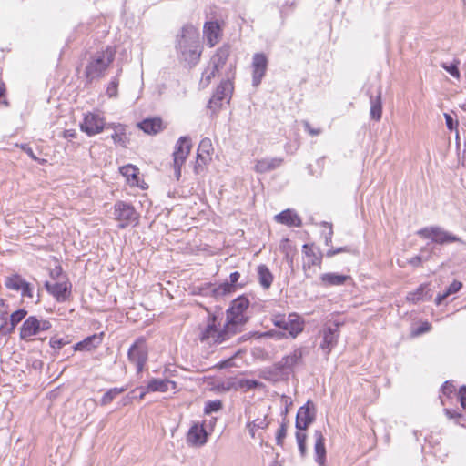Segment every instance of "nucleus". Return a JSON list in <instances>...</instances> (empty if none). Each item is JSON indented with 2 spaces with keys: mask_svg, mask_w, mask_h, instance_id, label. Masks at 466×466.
Here are the masks:
<instances>
[{
  "mask_svg": "<svg viewBox=\"0 0 466 466\" xmlns=\"http://www.w3.org/2000/svg\"><path fill=\"white\" fill-rule=\"evenodd\" d=\"M198 38L199 33L196 26L186 25L182 27L176 48L185 61L192 64L198 62L202 54Z\"/></svg>",
  "mask_w": 466,
  "mask_h": 466,
  "instance_id": "f257e3e1",
  "label": "nucleus"
},
{
  "mask_svg": "<svg viewBox=\"0 0 466 466\" xmlns=\"http://www.w3.org/2000/svg\"><path fill=\"white\" fill-rule=\"evenodd\" d=\"M116 50L110 46L89 56L85 66L84 76L88 83L103 77L114 62Z\"/></svg>",
  "mask_w": 466,
  "mask_h": 466,
  "instance_id": "f03ea898",
  "label": "nucleus"
},
{
  "mask_svg": "<svg viewBox=\"0 0 466 466\" xmlns=\"http://www.w3.org/2000/svg\"><path fill=\"white\" fill-rule=\"evenodd\" d=\"M237 332L225 322L224 326L220 328V323L218 321V318L215 314H209L206 328L201 331L199 339L201 342H205L208 345L221 344L234 335Z\"/></svg>",
  "mask_w": 466,
  "mask_h": 466,
  "instance_id": "7ed1b4c3",
  "label": "nucleus"
},
{
  "mask_svg": "<svg viewBox=\"0 0 466 466\" xmlns=\"http://www.w3.org/2000/svg\"><path fill=\"white\" fill-rule=\"evenodd\" d=\"M248 307V299L242 295L235 299L231 302L230 307L227 309L226 323L228 324L237 333L241 331V328L248 321L246 311Z\"/></svg>",
  "mask_w": 466,
  "mask_h": 466,
  "instance_id": "20e7f679",
  "label": "nucleus"
},
{
  "mask_svg": "<svg viewBox=\"0 0 466 466\" xmlns=\"http://www.w3.org/2000/svg\"><path fill=\"white\" fill-rule=\"evenodd\" d=\"M113 218L121 229L135 227L139 223L140 214L129 202L117 200L113 206Z\"/></svg>",
  "mask_w": 466,
  "mask_h": 466,
  "instance_id": "39448f33",
  "label": "nucleus"
},
{
  "mask_svg": "<svg viewBox=\"0 0 466 466\" xmlns=\"http://www.w3.org/2000/svg\"><path fill=\"white\" fill-rule=\"evenodd\" d=\"M149 358V349L147 340L140 336L135 339L127 350V360L135 366L137 375L141 374L146 369Z\"/></svg>",
  "mask_w": 466,
  "mask_h": 466,
  "instance_id": "423d86ee",
  "label": "nucleus"
},
{
  "mask_svg": "<svg viewBox=\"0 0 466 466\" xmlns=\"http://www.w3.org/2000/svg\"><path fill=\"white\" fill-rule=\"evenodd\" d=\"M271 321L275 327L288 332L289 336L292 339L297 338L305 327L304 319L296 312L286 314L273 315Z\"/></svg>",
  "mask_w": 466,
  "mask_h": 466,
  "instance_id": "0eeeda50",
  "label": "nucleus"
},
{
  "mask_svg": "<svg viewBox=\"0 0 466 466\" xmlns=\"http://www.w3.org/2000/svg\"><path fill=\"white\" fill-rule=\"evenodd\" d=\"M52 324L47 319H39L36 316L28 317L22 324L19 330L21 340L32 342L36 339V336L42 331H47Z\"/></svg>",
  "mask_w": 466,
  "mask_h": 466,
  "instance_id": "6e6552de",
  "label": "nucleus"
},
{
  "mask_svg": "<svg viewBox=\"0 0 466 466\" xmlns=\"http://www.w3.org/2000/svg\"><path fill=\"white\" fill-rule=\"evenodd\" d=\"M229 54L230 48L228 45H224L216 51L210 59V66L203 73L202 82H205L206 85L210 84L211 80L218 75L220 69L226 65Z\"/></svg>",
  "mask_w": 466,
  "mask_h": 466,
  "instance_id": "1a4fd4ad",
  "label": "nucleus"
},
{
  "mask_svg": "<svg viewBox=\"0 0 466 466\" xmlns=\"http://www.w3.org/2000/svg\"><path fill=\"white\" fill-rule=\"evenodd\" d=\"M46 291L59 303L69 301L72 299V283L68 277H63L58 281H46Z\"/></svg>",
  "mask_w": 466,
  "mask_h": 466,
  "instance_id": "9d476101",
  "label": "nucleus"
},
{
  "mask_svg": "<svg viewBox=\"0 0 466 466\" xmlns=\"http://www.w3.org/2000/svg\"><path fill=\"white\" fill-rule=\"evenodd\" d=\"M417 234L423 238L431 239L432 242L440 245L461 242L460 238L437 226L420 228L418 230Z\"/></svg>",
  "mask_w": 466,
  "mask_h": 466,
  "instance_id": "9b49d317",
  "label": "nucleus"
},
{
  "mask_svg": "<svg viewBox=\"0 0 466 466\" xmlns=\"http://www.w3.org/2000/svg\"><path fill=\"white\" fill-rule=\"evenodd\" d=\"M231 77L232 79L221 81L211 96L208 102V107L213 111H217L220 108L222 101L225 99L228 101L231 98L234 91L233 79L235 77V67L232 68Z\"/></svg>",
  "mask_w": 466,
  "mask_h": 466,
  "instance_id": "f8f14e48",
  "label": "nucleus"
},
{
  "mask_svg": "<svg viewBox=\"0 0 466 466\" xmlns=\"http://www.w3.org/2000/svg\"><path fill=\"white\" fill-rule=\"evenodd\" d=\"M106 126L105 117L95 112L85 114L79 125L80 130L89 137L102 133Z\"/></svg>",
  "mask_w": 466,
  "mask_h": 466,
  "instance_id": "ddd939ff",
  "label": "nucleus"
},
{
  "mask_svg": "<svg viewBox=\"0 0 466 466\" xmlns=\"http://www.w3.org/2000/svg\"><path fill=\"white\" fill-rule=\"evenodd\" d=\"M248 421L246 425L251 438H255L259 430L268 428L269 421L268 414L265 413L258 406H251L248 409Z\"/></svg>",
  "mask_w": 466,
  "mask_h": 466,
  "instance_id": "4468645a",
  "label": "nucleus"
},
{
  "mask_svg": "<svg viewBox=\"0 0 466 466\" xmlns=\"http://www.w3.org/2000/svg\"><path fill=\"white\" fill-rule=\"evenodd\" d=\"M191 140L187 137H179L175 145L173 152V165L177 177H180L181 167L185 164L191 151Z\"/></svg>",
  "mask_w": 466,
  "mask_h": 466,
  "instance_id": "2eb2a0df",
  "label": "nucleus"
},
{
  "mask_svg": "<svg viewBox=\"0 0 466 466\" xmlns=\"http://www.w3.org/2000/svg\"><path fill=\"white\" fill-rule=\"evenodd\" d=\"M119 173L124 177L127 185L130 187H137L141 190L148 188L147 183L137 166L133 164L124 165L119 167Z\"/></svg>",
  "mask_w": 466,
  "mask_h": 466,
  "instance_id": "dca6fc26",
  "label": "nucleus"
},
{
  "mask_svg": "<svg viewBox=\"0 0 466 466\" xmlns=\"http://www.w3.org/2000/svg\"><path fill=\"white\" fill-rule=\"evenodd\" d=\"M316 404L309 400L303 406L299 407L297 415L295 427L297 430H308L316 419Z\"/></svg>",
  "mask_w": 466,
  "mask_h": 466,
  "instance_id": "f3484780",
  "label": "nucleus"
},
{
  "mask_svg": "<svg viewBox=\"0 0 466 466\" xmlns=\"http://www.w3.org/2000/svg\"><path fill=\"white\" fill-rule=\"evenodd\" d=\"M5 286L9 290L20 292L23 298L33 299L34 297L32 284L17 273L7 276L5 279Z\"/></svg>",
  "mask_w": 466,
  "mask_h": 466,
  "instance_id": "a211bd4d",
  "label": "nucleus"
},
{
  "mask_svg": "<svg viewBox=\"0 0 466 466\" xmlns=\"http://www.w3.org/2000/svg\"><path fill=\"white\" fill-rule=\"evenodd\" d=\"M107 130H112L110 138L116 147L127 148L130 144V135L127 125L122 123H108L106 126Z\"/></svg>",
  "mask_w": 466,
  "mask_h": 466,
  "instance_id": "6ab92c4d",
  "label": "nucleus"
},
{
  "mask_svg": "<svg viewBox=\"0 0 466 466\" xmlns=\"http://www.w3.org/2000/svg\"><path fill=\"white\" fill-rule=\"evenodd\" d=\"M303 253V270L306 274L311 270L313 267L320 268L322 264V253L314 244H304L302 247Z\"/></svg>",
  "mask_w": 466,
  "mask_h": 466,
  "instance_id": "aec40b11",
  "label": "nucleus"
},
{
  "mask_svg": "<svg viewBox=\"0 0 466 466\" xmlns=\"http://www.w3.org/2000/svg\"><path fill=\"white\" fill-rule=\"evenodd\" d=\"M223 21H207L203 25V35L209 47H214L223 36Z\"/></svg>",
  "mask_w": 466,
  "mask_h": 466,
  "instance_id": "412c9836",
  "label": "nucleus"
},
{
  "mask_svg": "<svg viewBox=\"0 0 466 466\" xmlns=\"http://www.w3.org/2000/svg\"><path fill=\"white\" fill-rule=\"evenodd\" d=\"M319 334L322 339L319 347L326 355H329L338 343V339L339 336V324H334L333 326H325L320 330Z\"/></svg>",
  "mask_w": 466,
  "mask_h": 466,
  "instance_id": "4be33fe9",
  "label": "nucleus"
},
{
  "mask_svg": "<svg viewBox=\"0 0 466 466\" xmlns=\"http://www.w3.org/2000/svg\"><path fill=\"white\" fill-rule=\"evenodd\" d=\"M214 154V147L212 141L208 137H204L198 144L197 152V160L195 166V171L198 173L199 168L203 166L208 165L212 160Z\"/></svg>",
  "mask_w": 466,
  "mask_h": 466,
  "instance_id": "5701e85b",
  "label": "nucleus"
},
{
  "mask_svg": "<svg viewBox=\"0 0 466 466\" xmlns=\"http://www.w3.org/2000/svg\"><path fill=\"white\" fill-rule=\"evenodd\" d=\"M167 127V123L161 116L147 117L137 123V127L144 133L155 136L164 131Z\"/></svg>",
  "mask_w": 466,
  "mask_h": 466,
  "instance_id": "b1692460",
  "label": "nucleus"
},
{
  "mask_svg": "<svg viewBox=\"0 0 466 466\" xmlns=\"http://www.w3.org/2000/svg\"><path fill=\"white\" fill-rule=\"evenodd\" d=\"M187 441L196 447L202 446L208 441V432L202 423L196 422L189 428Z\"/></svg>",
  "mask_w": 466,
  "mask_h": 466,
  "instance_id": "393cba45",
  "label": "nucleus"
},
{
  "mask_svg": "<svg viewBox=\"0 0 466 466\" xmlns=\"http://www.w3.org/2000/svg\"><path fill=\"white\" fill-rule=\"evenodd\" d=\"M268 59L264 54H255L252 61L253 85L258 86L266 74Z\"/></svg>",
  "mask_w": 466,
  "mask_h": 466,
  "instance_id": "a878e982",
  "label": "nucleus"
},
{
  "mask_svg": "<svg viewBox=\"0 0 466 466\" xmlns=\"http://www.w3.org/2000/svg\"><path fill=\"white\" fill-rule=\"evenodd\" d=\"M302 359L303 350L301 348H297L276 363V368L281 371L291 370L294 367L301 363Z\"/></svg>",
  "mask_w": 466,
  "mask_h": 466,
  "instance_id": "bb28decb",
  "label": "nucleus"
},
{
  "mask_svg": "<svg viewBox=\"0 0 466 466\" xmlns=\"http://www.w3.org/2000/svg\"><path fill=\"white\" fill-rule=\"evenodd\" d=\"M277 223L288 226L299 228L302 226V219L297 212L292 209L287 208L274 217Z\"/></svg>",
  "mask_w": 466,
  "mask_h": 466,
  "instance_id": "cd10ccee",
  "label": "nucleus"
},
{
  "mask_svg": "<svg viewBox=\"0 0 466 466\" xmlns=\"http://www.w3.org/2000/svg\"><path fill=\"white\" fill-rule=\"evenodd\" d=\"M176 389L177 382L167 379H152L147 385V392H167Z\"/></svg>",
  "mask_w": 466,
  "mask_h": 466,
  "instance_id": "c85d7f7f",
  "label": "nucleus"
},
{
  "mask_svg": "<svg viewBox=\"0 0 466 466\" xmlns=\"http://www.w3.org/2000/svg\"><path fill=\"white\" fill-rule=\"evenodd\" d=\"M319 279L322 286L332 287L344 285L348 280H351V277L338 273H324L320 276Z\"/></svg>",
  "mask_w": 466,
  "mask_h": 466,
  "instance_id": "c756f323",
  "label": "nucleus"
},
{
  "mask_svg": "<svg viewBox=\"0 0 466 466\" xmlns=\"http://www.w3.org/2000/svg\"><path fill=\"white\" fill-rule=\"evenodd\" d=\"M102 342L101 336L94 334L86 337L74 346L75 351H90L98 347Z\"/></svg>",
  "mask_w": 466,
  "mask_h": 466,
  "instance_id": "7c9ffc66",
  "label": "nucleus"
},
{
  "mask_svg": "<svg viewBox=\"0 0 466 466\" xmlns=\"http://www.w3.org/2000/svg\"><path fill=\"white\" fill-rule=\"evenodd\" d=\"M315 436V455L316 461L319 465H323L326 460L325 438L320 431H316Z\"/></svg>",
  "mask_w": 466,
  "mask_h": 466,
  "instance_id": "2f4dec72",
  "label": "nucleus"
},
{
  "mask_svg": "<svg viewBox=\"0 0 466 466\" xmlns=\"http://www.w3.org/2000/svg\"><path fill=\"white\" fill-rule=\"evenodd\" d=\"M281 158H263L257 160L254 169L258 173H266L279 167L282 163Z\"/></svg>",
  "mask_w": 466,
  "mask_h": 466,
  "instance_id": "473e14b6",
  "label": "nucleus"
},
{
  "mask_svg": "<svg viewBox=\"0 0 466 466\" xmlns=\"http://www.w3.org/2000/svg\"><path fill=\"white\" fill-rule=\"evenodd\" d=\"M257 272L259 284L264 289H268L272 285L274 279L273 274L269 268L266 265L261 264L258 266Z\"/></svg>",
  "mask_w": 466,
  "mask_h": 466,
  "instance_id": "72a5a7b5",
  "label": "nucleus"
},
{
  "mask_svg": "<svg viewBox=\"0 0 466 466\" xmlns=\"http://www.w3.org/2000/svg\"><path fill=\"white\" fill-rule=\"evenodd\" d=\"M279 250L281 253H283L287 259H293V257L296 254V247L293 245L292 241L288 238H284L279 242Z\"/></svg>",
  "mask_w": 466,
  "mask_h": 466,
  "instance_id": "f704fd0d",
  "label": "nucleus"
},
{
  "mask_svg": "<svg viewBox=\"0 0 466 466\" xmlns=\"http://www.w3.org/2000/svg\"><path fill=\"white\" fill-rule=\"evenodd\" d=\"M461 288H462V283L461 281L454 280L442 294H439L436 297V299H435L436 304L441 305V302L446 298H448L450 295L457 293Z\"/></svg>",
  "mask_w": 466,
  "mask_h": 466,
  "instance_id": "c9c22d12",
  "label": "nucleus"
},
{
  "mask_svg": "<svg viewBox=\"0 0 466 466\" xmlns=\"http://www.w3.org/2000/svg\"><path fill=\"white\" fill-rule=\"evenodd\" d=\"M236 291L237 289L233 287V284L223 282L213 289V295L215 297H224Z\"/></svg>",
  "mask_w": 466,
  "mask_h": 466,
  "instance_id": "e433bc0d",
  "label": "nucleus"
},
{
  "mask_svg": "<svg viewBox=\"0 0 466 466\" xmlns=\"http://www.w3.org/2000/svg\"><path fill=\"white\" fill-rule=\"evenodd\" d=\"M459 65L460 61L458 59H454L451 63L442 62L440 66L451 76L459 80L461 78V74L458 67Z\"/></svg>",
  "mask_w": 466,
  "mask_h": 466,
  "instance_id": "4c0bfd02",
  "label": "nucleus"
},
{
  "mask_svg": "<svg viewBox=\"0 0 466 466\" xmlns=\"http://www.w3.org/2000/svg\"><path fill=\"white\" fill-rule=\"evenodd\" d=\"M307 430H297L295 437L298 442L299 450L301 455H305L307 451Z\"/></svg>",
  "mask_w": 466,
  "mask_h": 466,
  "instance_id": "58836bf2",
  "label": "nucleus"
},
{
  "mask_svg": "<svg viewBox=\"0 0 466 466\" xmlns=\"http://www.w3.org/2000/svg\"><path fill=\"white\" fill-rule=\"evenodd\" d=\"M54 260L56 262L55 267L53 268L49 269V276L52 279V281H58L59 279H62L63 277H67L64 271L61 264L58 262V260L54 258Z\"/></svg>",
  "mask_w": 466,
  "mask_h": 466,
  "instance_id": "ea45409f",
  "label": "nucleus"
},
{
  "mask_svg": "<svg viewBox=\"0 0 466 466\" xmlns=\"http://www.w3.org/2000/svg\"><path fill=\"white\" fill-rule=\"evenodd\" d=\"M125 389H118L114 388L110 389L108 391H106L103 397L101 398V405H107L112 402V400L121 392H123Z\"/></svg>",
  "mask_w": 466,
  "mask_h": 466,
  "instance_id": "a19ab883",
  "label": "nucleus"
},
{
  "mask_svg": "<svg viewBox=\"0 0 466 466\" xmlns=\"http://www.w3.org/2000/svg\"><path fill=\"white\" fill-rule=\"evenodd\" d=\"M287 432H288V421L284 420L281 422V424L277 431V435H276L277 445L281 446V447L283 446L284 440L287 436Z\"/></svg>",
  "mask_w": 466,
  "mask_h": 466,
  "instance_id": "79ce46f5",
  "label": "nucleus"
},
{
  "mask_svg": "<svg viewBox=\"0 0 466 466\" xmlns=\"http://www.w3.org/2000/svg\"><path fill=\"white\" fill-rule=\"evenodd\" d=\"M26 315L27 311L24 309L14 311L10 316V324L12 329H15L16 325L25 318Z\"/></svg>",
  "mask_w": 466,
  "mask_h": 466,
  "instance_id": "37998d69",
  "label": "nucleus"
},
{
  "mask_svg": "<svg viewBox=\"0 0 466 466\" xmlns=\"http://www.w3.org/2000/svg\"><path fill=\"white\" fill-rule=\"evenodd\" d=\"M223 407L222 401L220 400H209L205 404L204 413L207 415L211 414L212 412H217L220 410Z\"/></svg>",
  "mask_w": 466,
  "mask_h": 466,
  "instance_id": "c03bdc74",
  "label": "nucleus"
},
{
  "mask_svg": "<svg viewBox=\"0 0 466 466\" xmlns=\"http://www.w3.org/2000/svg\"><path fill=\"white\" fill-rule=\"evenodd\" d=\"M261 386V383L254 380H240L235 389H241L244 390H250Z\"/></svg>",
  "mask_w": 466,
  "mask_h": 466,
  "instance_id": "a18cd8bd",
  "label": "nucleus"
},
{
  "mask_svg": "<svg viewBox=\"0 0 466 466\" xmlns=\"http://www.w3.org/2000/svg\"><path fill=\"white\" fill-rule=\"evenodd\" d=\"M444 118H445L447 128L451 131L454 130V129L456 130V140L458 141L459 140V133L457 130L458 121L454 120L452 118V116L448 113H444Z\"/></svg>",
  "mask_w": 466,
  "mask_h": 466,
  "instance_id": "49530a36",
  "label": "nucleus"
},
{
  "mask_svg": "<svg viewBox=\"0 0 466 466\" xmlns=\"http://www.w3.org/2000/svg\"><path fill=\"white\" fill-rule=\"evenodd\" d=\"M18 147V145H16ZM19 147L24 151L33 160L38 162L39 164H46V160L44 159V158H39L37 157L35 153L33 152L32 148L26 145V144H22L19 146Z\"/></svg>",
  "mask_w": 466,
  "mask_h": 466,
  "instance_id": "de8ad7c7",
  "label": "nucleus"
},
{
  "mask_svg": "<svg viewBox=\"0 0 466 466\" xmlns=\"http://www.w3.org/2000/svg\"><path fill=\"white\" fill-rule=\"evenodd\" d=\"M67 343L68 341H66L63 338H58L56 336L52 337L49 340L50 347L55 350H61Z\"/></svg>",
  "mask_w": 466,
  "mask_h": 466,
  "instance_id": "09e8293b",
  "label": "nucleus"
},
{
  "mask_svg": "<svg viewBox=\"0 0 466 466\" xmlns=\"http://www.w3.org/2000/svg\"><path fill=\"white\" fill-rule=\"evenodd\" d=\"M0 106H9V102L6 97V86L1 78H0Z\"/></svg>",
  "mask_w": 466,
  "mask_h": 466,
  "instance_id": "8fccbe9b",
  "label": "nucleus"
},
{
  "mask_svg": "<svg viewBox=\"0 0 466 466\" xmlns=\"http://www.w3.org/2000/svg\"><path fill=\"white\" fill-rule=\"evenodd\" d=\"M431 329V325L429 323V322H423L421 323V325H420L418 328H416L415 329H413L411 331V334L413 336H420L423 333H426L428 331H430Z\"/></svg>",
  "mask_w": 466,
  "mask_h": 466,
  "instance_id": "3c124183",
  "label": "nucleus"
},
{
  "mask_svg": "<svg viewBox=\"0 0 466 466\" xmlns=\"http://www.w3.org/2000/svg\"><path fill=\"white\" fill-rule=\"evenodd\" d=\"M240 279V273L238 271L232 272L229 276V283L233 284V287L238 290L244 287V284L238 283Z\"/></svg>",
  "mask_w": 466,
  "mask_h": 466,
  "instance_id": "603ef678",
  "label": "nucleus"
},
{
  "mask_svg": "<svg viewBox=\"0 0 466 466\" xmlns=\"http://www.w3.org/2000/svg\"><path fill=\"white\" fill-rule=\"evenodd\" d=\"M118 82L116 80L111 81L106 88V94L109 97H115L117 95Z\"/></svg>",
  "mask_w": 466,
  "mask_h": 466,
  "instance_id": "864d4df0",
  "label": "nucleus"
},
{
  "mask_svg": "<svg viewBox=\"0 0 466 466\" xmlns=\"http://www.w3.org/2000/svg\"><path fill=\"white\" fill-rule=\"evenodd\" d=\"M350 252V249L348 247H341L338 248H331L327 251L326 256L331 258L339 253Z\"/></svg>",
  "mask_w": 466,
  "mask_h": 466,
  "instance_id": "5fc2aeb1",
  "label": "nucleus"
},
{
  "mask_svg": "<svg viewBox=\"0 0 466 466\" xmlns=\"http://www.w3.org/2000/svg\"><path fill=\"white\" fill-rule=\"evenodd\" d=\"M441 391L444 395L450 396V394L455 391V386L452 383L446 381L441 388Z\"/></svg>",
  "mask_w": 466,
  "mask_h": 466,
  "instance_id": "6e6d98bb",
  "label": "nucleus"
},
{
  "mask_svg": "<svg viewBox=\"0 0 466 466\" xmlns=\"http://www.w3.org/2000/svg\"><path fill=\"white\" fill-rule=\"evenodd\" d=\"M422 293H423V289L422 288H419L416 292H413V293H410L408 295V299L413 301V302H417L419 301L420 299H421V296H422Z\"/></svg>",
  "mask_w": 466,
  "mask_h": 466,
  "instance_id": "4d7b16f0",
  "label": "nucleus"
},
{
  "mask_svg": "<svg viewBox=\"0 0 466 466\" xmlns=\"http://www.w3.org/2000/svg\"><path fill=\"white\" fill-rule=\"evenodd\" d=\"M459 397L461 406L466 408V386L461 388Z\"/></svg>",
  "mask_w": 466,
  "mask_h": 466,
  "instance_id": "13d9d810",
  "label": "nucleus"
},
{
  "mask_svg": "<svg viewBox=\"0 0 466 466\" xmlns=\"http://www.w3.org/2000/svg\"><path fill=\"white\" fill-rule=\"evenodd\" d=\"M306 130L311 135V136H318L321 133L320 128H314L312 127L309 123L305 124Z\"/></svg>",
  "mask_w": 466,
  "mask_h": 466,
  "instance_id": "bf43d9fd",
  "label": "nucleus"
},
{
  "mask_svg": "<svg viewBox=\"0 0 466 466\" xmlns=\"http://www.w3.org/2000/svg\"><path fill=\"white\" fill-rule=\"evenodd\" d=\"M422 262V257L418 255V256H415L413 258H411L410 260H409V263L413 266V267H418L419 265H420Z\"/></svg>",
  "mask_w": 466,
  "mask_h": 466,
  "instance_id": "052dcab7",
  "label": "nucleus"
},
{
  "mask_svg": "<svg viewBox=\"0 0 466 466\" xmlns=\"http://www.w3.org/2000/svg\"><path fill=\"white\" fill-rule=\"evenodd\" d=\"M64 138H75L76 137V132L74 129H67L63 132Z\"/></svg>",
  "mask_w": 466,
  "mask_h": 466,
  "instance_id": "680f3d73",
  "label": "nucleus"
},
{
  "mask_svg": "<svg viewBox=\"0 0 466 466\" xmlns=\"http://www.w3.org/2000/svg\"><path fill=\"white\" fill-rule=\"evenodd\" d=\"M370 115L374 119L379 118V106L377 105L371 106Z\"/></svg>",
  "mask_w": 466,
  "mask_h": 466,
  "instance_id": "e2e57ef3",
  "label": "nucleus"
},
{
  "mask_svg": "<svg viewBox=\"0 0 466 466\" xmlns=\"http://www.w3.org/2000/svg\"><path fill=\"white\" fill-rule=\"evenodd\" d=\"M445 412L450 418L454 417V414L450 410H445Z\"/></svg>",
  "mask_w": 466,
  "mask_h": 466,
  "instance_id": "0e129e2a",
  "label": "nucleus"
},
{
  "mask_svg": "<svg viewBox=\"0 0 466 466\" xmlns=\"http://www.w3.org/2000/svg\"><path fill=\"white\" fill-rule=\"evenodd\" d=\"M461 108L466 111V102L461 106Z\"/></svg>",
  "mask_w": 466,
  "mask_h": 466,
  "instance_id": "69168bd1",
  "label": "nucleus"
},
{
  "mask_svg": "<svg viewBox=\"0 0 466 466\" xmlns=\"http://www.w3.org/2000/svg\"><path fill=\"white\" fill-rule=\"evenodd\" d=\"M145 395H146V393H145V392L141 393V394H140V396H139V400H143V399H144V397H145Z\"/></svg>",
  "mask_w": 466,
  "mask_h": 466,
  "instance_id": "338daca9",
  "label": "nucleus"
},
{
  "mask_svg": "<svg viewBox=\"0 0 466 466\" xmlns=\"http://www.w3.org/2000/svg\"><path fill=\"white\" fill-rule=\"evenodd\" d=\"M385 441H386V442H389V435H386V436H385Z\"/></svg>",
  "mask_w": 466,
  "mask_h": 466,
  "instance_id": "774afa93",
  "label": "nucleus"
}]
</instances>
